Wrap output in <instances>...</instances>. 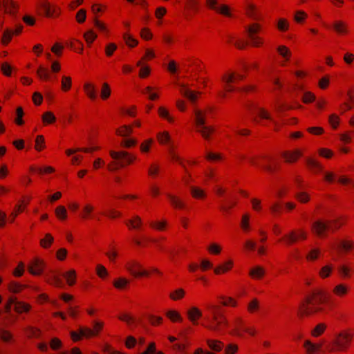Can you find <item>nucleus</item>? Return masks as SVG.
<instances>
[{
    "mask_svg": "<svg viewBox=\"0 0 354 354\" xmlns=\"http://www.w3.org/2000/svg\"><path fill=\"white\" fill-rule=\"evenodd\" d=\"M330 301V295L322 289H314L308 293L299 306V312L302 316H311L326 313L324 307Z\"/></svg>",
    "mask_w": 354,
    "mask_h": 354,
    "instance_id": "obj_1",
    "label": "nucleus"
},
{
    "mask_svg": "<svg viewBox=\"0 0 354 354\" xmlns=\"http://www.w3.org/2000/svg\"><path fill=\"white\" fill-rule=\"evenodd\" d=\"M353 338L351 330L346 329L335 334L333 340L328 345L329 353L346 352L350 348Z\"/></svg>",
    "mask_w": 354,
    "mask_h": 354,
    "instance_id": "obj_2",
    "label": "nucleus"
},
{
    "mask_svg": "<svg viewBox=\"0 0 354 354\" xmlns=\"http://www.w3.org/2000/svg\"><path fill=\"white\" fill-rule=\"evenodd\" d=\"M250 163L255 166H261L263 170L269 174L277 173L281 169L279 162L268 154L254 156L250 159Z\"/></svg>",
    "mask_w": 354,
    "mask_h": 354,
    "instance_id": "obj_3",
    "label": "nucleus"
},
{
    "mask_svg": "<svg viewBox=\"0 0 354 354\" xmlns=\"http://www.w3.org/2000/svg\"><path fill=\"white\" fill-rule=\"evenodd\" d=\"M109 154L113 159V161L109 164L107 167L111 171L118 170L119 168L131 163L136 159L134 156L125 151H115L111 150L109 151Z\"/></svg>",
    "mask_w": 354,
    "mask_h": 354,
    "instance_id": "obj_4",
    "label": "nucleus"
},
{
    "mask_svg": "<svg viewBox=\"0 0 354 354\" xmlns=\"http://www.w3.org/2000/svg\"><path fill=\"white\" fill-rule=\"evenodd\" d=\"M308 238V234L303 228H296L285 234L279 239L278 243H281L286 246H292L299 242L306 241Z\"/></svg>",
    "mask_w": 354,
    "mask_h": 354,
    "instance_id": "obj_5",
    "label": "nucleus"
},
{
    "mask_svg": "<svg viewBox=\"0 0 354 354\" xmlns=\"http://www.w3.org/2000/svg\"><path fill=\"white\" fill-rule=\"evenodd\" d=\"M261 30L262 26L257 22L252 23L245 27L247 36L250 41V45L254 48H260L264 44V39L258 36Z\"/></svg>",
    "mask_w": 354,
    "mask_h": 354,
    "instance_id": "obj_6",
    "label": "nucleus"
},
{
    "mask_svg": "<svg viewBox=\"0 0 354 354\" xmlns=\"http://www.w3.org/2000/svg\"><path fill=\"white\" fill-rule=\"evenodd\" d=\"M194 122L196 131L200 133L205 139H209L214 129L212 127L205 125V113L201 110H194Z\"/></svg>",
    "mask_w": 354,
    "mask_h": 354,
    "instance_id": "obj_7",
    "label": "nucleus"
},
{
    "mask_svg": "<svg viewBox=\"0 0 354 354\" xmlns=\"http://www.w3.org/2000/svg\"><path fill=\"white\" fill-rule=\"evenodd\" d=\"M102 323L95 322H94L93 330L87 327H80L79 331L71 332V335L74 341H78L82 337H90L96 335L102 328Z\"/></svg>",
    "mask_w": 354,
    "mask_h": 354,
    "instance_id": "obj_8",
    "label": "nucleus"
},
{
    "mask_svg": "<svg viewBox=\"0 0 354 354\" xmlns=\"http://www.w3.org/2000/svg\"><path fill=\"white\" fill-rule=\"evenodd\" d=\"M18 9V6L12 0L0 1V28L3 24V14H8L12 17H15Z\"/></svg>",
    "mask_w": 354,
    "mask_h": 354,
    "instance_id": "obj_9",
    "label": "nucleus"
},
{
    "mask_svg": "<svg viewBox=\"0 0 354 354\" xmlns=\"http://www.w3.org/2000/svg\"><path fill=\"white\" fill-rule=\"evenodd\" d=\"M312 233L319 238H325L328 236V232H330L327 221L318 219L314 221L311 226Z\"/></svg>",
    "mask_w": 354,
    "mask_h": 354,
    "instance_id": "obj_10",
    "label": "nucleus"
},
{
    "mask_svg": "<svg viewBox=\"0 0 354 354\" xmlns=\"http://www.w3.org/2000/svg\"><path fill=\"white\" fill-rule=\"evenodd\" d=\"M302 156L303 153L299 149L283 151L281 153V157L283 159V161L288 164L297 162Z\"/></svg>",
    "mask_w": 354,
    "mask_h": 354,
    "instance_id": "obj_11",
    "label": "nucleus"
},
{
    "mask_svg": "<svg viewBox=\"0 0 354 354\" xmlns=\"http://www.w3.org/2000/svg\"><path fill=\"white\" fill-rule=\"evenodd\" d=\"M244 78V75L234 73L230 74L228 76L223 75V82H225V90L228 92L233 91L234 90L233 84L243 80Z\"/></svg>",
    "mask_w": 354,
    "mask_h": 354,
    "instance_id": "obj_12",
    "label": "nucleus"
},
{
    "mask_svg": "<svg viewBox=\"0 0 354 354\" xmlns=\"http://www.w3.org/2000/svg\"><path fill=\"white\" fill-rule=\"evenodd\" d=\"M14 306V310L17 313H22V312H27L29 310L30 306L21 301H19L15 297H10L8 299L7 305H6V309L8 311H10L11 309V306Z\"/></svg>",
    "mask_w": 354,
    "mask_h": 354,
    "instance_id": "obj_13",
    "label": "nucleus"
},
{
    "mask_svg": "<svg viewBox=\"0 0 354 354\" xmlns=\"http://www.w3.org/2000/svg\"><path fill=\"white\" fill-rule=\"evenodd\" d=\"M348 217L346 215H341L335 219L327 220L330 232L334 233L345 225L348 221Z\"/></svg>",
    "mask_w": 354,
    "mask_h": 354,
    "instance_id": "obj_14",
    "label": "nucleus"
},
{
    "mask_svg": "<svg viewBox=\"0 0 354 354\" xmlns=\"http://www.w3.org/2000/svg\"><path fill=\"white\" fill-rule=\"evenodd\" d=\"M126 268L133 276L136 277L147 276L149 274L148 272L145 270L136 271L135 268L141 270L142 266L140 263L136 261L128 263L126 266Z\"/></svg>",
    "mask_w": 354,
    "mask_h": 354,
    "instance_id": "obj_15",
    "label": "nucleus"
},
{
    "mask_svg": "<svg viewBox=\"0 0 354 354\" xmlns=\"http://www.w3.org/2000/svg\"><path fill=\"white\" fill-rule=\"evenodd\" d=\"M44 267V262L35 259L29 264L28 270L33 275H39L42 273Z\"/></svg>",
    "mask_w": 354,
    "mask_h": 354,
    "instance_id": "obj_16",
    "label": "nucleus"
},
{
    "mask_svg": "<svg viewBox=\"0 0 354 354\" xmlns=\"http://www.w3.org/2000/svg\"><path fill=\"white\" fill-rule=\"evenodd\" d=\"M233 328L230 331V334L234 336L241 337L243 335V328L245 326L243 320L241 317L234 319L232 323Z\"/></svg>",
    "mask_w": 354,
    "mask_h": 354,
    "instance_id": "obj_17",
    "label": "nucleus"
},
{
    "mask_svg": "<svg viewBox=\"0 0 354 354\" xmlns=\"http://www.w3.org/2000/svg\"><path fill=\"white\" fill-rule=\"evenodd\" d=\"M306 163L308 169L314 174L321 173L324 169L322 164L313 158H307Z\"/></svg>",
    "mask_w": 354,
    "mask_h": 354,
    "instance_id": "obj_18",
    "label": "nucleus"
},
{
    "mask_svg": "<svg viewBox=\"0 0 354 354\" xmlns=\"http://www.w3.org/2000/svg\"><path fill=\"white\" fill-rule=\"evenodd\" d=\"M324 346V342L320 343H313L310 340H306L304 347L306 349V354H315L319 351Z\"/></svg>",
    "mask_w": 354,
    "mask_h": 354,
    "instance_id": "obj_19",
    "label": "nucleus"
},
{
    "mask_svg": "<svg viewBox=\"0 0 354 354\" xmlns=\"http://www.w3.org/2000/svg\"><path fill=\"white\" fill-rule=\"evenodd\" d=\"M237 200L236 196L226 198L223 202V213L230 214V210L236 206Z\"/></svg>",
    "mask_w": 354,
    "mask_h": 354,
    "instance_id": "obj_20",
    "label": "nucleus"
},
{
    "mask_svg": "<svg viewBox=\"0 0 354 354\" xmlns=\"http://www.w3.org/2000/svg\"><path fill=\"white\" fill-rule=\"evenodd\" d=\"M349 290L350 288L345 283H339L333 288L332 292L335 296L343 298L348 294Z\"/></svg>",
    "mask_w": 354,
    "mask_h": 354,
    "instance_id": "obj_21",
    "label": "nucleus"
},
{
    "mask_svg": "<svg viewBox=\"0 0 354 354\" xmlns=\"http://www.w3.org/2000/svg\"><path fill=\"white\" fill-rule=\"evenodd\" d=\"M245 15L247 17L254 21H259L261 19V14L259 12L257 7L254 4H249L247 6Z\"/></svg>",
    "mask_w": 354,
    "mask_h": 354,
    "instance_id": "obj_22",
    "label": "nucleus"
},
{
    "mask_svg": "<svg viewBox=\"0 0 354 354\" xmlns=\"http://www.w3.org/2000/svg\"><path fill=\"white\" fill-rule=\"evenodd\" d=\"M180 88V93L186 97L192 103H194L197 100L198 95H200L199 92L193 91L187 88L185 85L182 84Z\"/></svg>",
    "mask_w": 354,
    "mask_h": 354,
    "instance_id": "obj_23",
    "label": "nucleus"
},
{
    "mask_svg": "<svg viewBox=\"0 0 354 354\" xmlns=\"http://www.w3.org/2000/svg\"><path fill=\"white\" fill-rule=\"evenodd\" d=\"M333 28L339 35H346L348 32L346 24L342 21H335L333 23Z\"/></svg>",
    "mask_w": 354,
    "mask_h": 354,
    "instance_id": "obj_24",
    "label": "nucleus"
},
{
    "mask_svg": "<svg viewBox=\"0 0 354 354\" xmlns=\"http://www.w3.org/2000/svg\"><path fill=\"white\" fill-rule=\"evenodd\" d=\"M354 248V242L352 241L342 240L337 246L339 252L347 253Z\"/></svg>",
    "mask_w": 354,
    "mask_h": 354,
    "instance_id": "obj_25",
    "label": "nucleus"
},
{
    "mask_svg": "<svg viewBox=\"0 0 354 354\" xmlns=\"http://www.w3.org/2000/svg\"><path fill=\"white\" fill-rule=\"evenodd\" d=\"M38 6L39 9L44 12L45 16L48 17H53L55 12V10L51 7L50 4L48 1L45 0L41 1L39 3Z\"/></svg>",
    "mask_w": 354,
    "mask_h": 354,
    "instance_id": "obj_26",
    "label": "nucleus"
},
{
    "mask_svg": "<svg viewBox=\"0 0 354 354\" xmlns=\"http://www.w3.org/2000/svg\"><path fill=\"white\" fill-rule=\"evenodd\" d=\"M189 319L194 324H197V320L202 316L201 311L196 307H192L187 312Z\"/></svg>",
    "mask_w": 354,
    "mask_h": 354,
    "instance_id": "obj_27",
    "label": "nucleus"
},
{
    "mask_svg": "<svg viewBox=\"0 0 354 354\" xmlns=\"http://www.w3.org/2000/svg\"><path fill=\"white\" fill-rule=\"evenodd\" d=\"M277 52L285 61H290L292 53L288 47L285 45H280L277 48Z\"/></svg>",
    "mask_w": 354,
    "mask_h": 354,
    "instance_id": "obj_28",
    "label": "nucleus"
},
{
    "mask_svg": "<svg viewBox=\"0 0 354 354\" xmlns=\"http://www.w3.org/2000/svg\"><path fill=\"white\" fill-rule=\"evenodd\" d=\"M295 198L299 203L306 204L310 201V195L304 190H299L295 193Z\"/></svg>",
    "mask_w": 354,
    "mask_h": 354,
    "instance_id": "obj_29",
    "label": "nucleus"
},
{
    "mask_svg": "<svg viewBox=\"0 0 354 354\" xmlns=\"http://www.w3.org/2000/svg\"><path fill=\"white\" fill-rule=\"evenodd\" d=\"M265 273V270L262 267L255 266L250 270L249 275L254 279H261L264 277Z\"/></svg>",
    "mask_w": 354,
    "mask_h": 354,
    "instance_id": "obj_30",
    "label": "nucleus"
},
{
    "mask_svg": "<svg viewBox=\"0 0 354 354\" xmlns=\"http://www.w3.org/2000/svg\"><path fill=\"white\" fill-rule=\"evenodd\" d=\"M327 328V325L325 323H319L311 330V335L314 337H319L324 333Z\"/></svg>",
    "mask_w": 354,
    "mask_h": 354,
    "instance_id": "obj_31",
    "label": "nucleus"
},
{
    "mask_svg": "<svg viewBox=\"0 0 354 354\" xmlns=\"http://www.w3.org/2000/svg\"><path fill=\"white\" fill-rule=\"evenodd\" d=\"M289 28H290V24L287 19L279 18L277 20V28L279 31L285 32L289 30Z\"/></svg>",
    "mask_w": 354,
    "mask_h": 354,
    "instance_id": "obj_32",
    "label": "nucleus"
},
{
    "mask_svg": "<svg viewBox=\"0 0 354 354\" xmlns=\"http://www.w3.org/2000/svg\"><path fill=\"white\" fill-rule=\"evenodd\" d=\"M308 18V15L304 10H297L295 12L294 20L296 23L299 24H304L306 19Z\"/></svg>",
    "mask_w": 354,
    "mask_h": 354,
    "instance_id": "obj_33",
    "label": "nucleus"
},
{
    "mask_svg": "<svg viewBox=\"0 0 354 354\" xmlns=\"http://www.w3.org/2000/svg\"><path fill=\"white\" fill-rule=\"evenodd\" d=\"M26 287H27V286L19 283L14 281H11L8 286V290L12 293H18Z\"/></svg>",
    "mask_w": 354,
    "mask_h": 354,
    "instance_id": "obj_34",
    "label": "nucleus"
},
{
    "mask_svg": "<svg viewBox=\"0 0 354 354\" xmlns=\"http://www.w3.org/2000/svg\"><path fill=\"white\" fill-rule=\"evenodd\" d=\"M333 270V267L332 265L324 266L320 269L319 276L322 279H326L330 276Z\"/></svg>",
    "mask_w": 354,
    "mask_h": 354,
    "instance_id": "obj_35",
    "label": "nucleus"
},
{
    "mask_svg": "<svg viewBox=\"0 0 354 354\" xmlns=\"http://www.w3.org/2000/svg\"><path fill=\"white\" fill-rule=\"evenodd\" d=\"M259 308V301L257 298H254L249 302L247 310L249 313L253 314L257 313Z\"/></svg>",
    "mask_w": 354,
    "mask_h": 354,
    "instance_id": "obj_36",
    "label": "nucleus"
},
{
    "mask_svg": "<svg viewBox=\"0 0 354 354\" xmlns=\"http://www.w3.org/2000/svg\"><path fill=\"white\" fill-rule=\"evenodd\" d=\"M337 272L342 279H348L351 277V268L346 265H342L338 267Z\"/></svg>",
    "mask_w": 354,
    "mask_h": 354,
    "instance_id": "obj_37",
    "label": "nucleus"
},
{
    "mask_svg": "<svg viewBox=\"0 0 354 354\" xmlns=\"http://www.w3.org/2000/svg\"><path fill=\"white\" fill-rule=\"evenodd\" d=\"M62 276L66 279L69 286H73L75 283L76 273L74 270H71L67 272L63 273Z\"/></svg>",
    "mask_w": 354,
    "mask_h": 354,
    "instance_id": "obj_38",
    "label": "nucleus"
},
{
    "mask_svg": "<svg viewBox=\"0 0 354 354\" xmlns=\"http://www.w3.org/2000/svg\"><path fill=\"white\" fill-rule=\"evenodd\" d=\"M57 218L61 221L66 220L67 218V211L65 207L59 205L55 210Z\"/></svg>",
    "mask_w": 354,
    "mask_h": 354,
    "instance_id": "obj_39",
    "label": "nucleus"
},
{
    "mask_svg": "<svg viewBox=\"0 0 354 354\" xmlns=\"http://www.w3.org/2000/svg\"><path fill=\"white\" fill-rule=\"evenodd\" d=\"M84 88L86 92V94L91 100H95L97 97L95 86L90 84L86 83L84 86Z\"/></svg>",
    "mask_w": 354,
    "mask_h": 354,
    "instance_id": "obj_40",
    "label": "nucleus"
},
{
    "mask_svg": "<svg viewBox=\"0 0 354 354\" xmlns=\"http://www.w3.org/2000/svg\"><path fill=\"white\" fill-rule=\"evenodd\" d=\"M129 283V281L124 277H120L113 281L114 287L119 290L124 289Z\"/></svg>",
    "mask_w": 354,
    "mask_h": 354,
    "instance_id": "obj_41",
    "label": "nucleus"
},
{
    "mask_svg": "<svg viewBox=\"0 0 354 354\" xmlns=\"http://www.w3.org/2000/svg\"><path fill=\"white\" fill-rule=\"evenodd\" d=\"M218 308L215 306H212L210 311L212 314L213 322L209 324V328L212 330H215L217 328L218 316H217Z\"/></svg>",
    "mask_w": 354,
    "mask_h": 354,
    "instance_id": "obj_42",
    "label": "nucleus"
},
{
    "mask_svg": "<svg viewBox=\"0 0 354 354\" xmlns=\"http://www.w3.org/2000/svg\"><path fill=\"white\" fill-rule=\"evenodd\" d=\"M339 118L336 113H333L328 117V123L333 129H337L339 124Z\"/></svg>",
    "mask_w": 354,
    "mask_h": 354,
    "instance_id": "obj_43",
    "label": "nucleus"
},
{
    "mask_svg": "<svg viewBox=\"0 0 354 354\" xmlns=\"http://www.w3.org/2000/svg\"><path fill=\"white\" fill-rule=\"evenodd\" d=\"M318 154L324 158L330 159L334 156V152L328 148H320L318 149Z\"/></svg>",
    "mask_w": 354,
    "mask_h": 354,
    "instance_id": "obj_44",
    "label": "nucleus"
},
{
    "mask_svg": "<svg viewBox=\"0 0 354 354\" xmlns=\"http://www.w3.org/2000/svg\"><path fill=\"white\" fill-rule=\"evenodd\" d=\"M315 95L310 91H306L304 93L301 101L304 104H310L315 100Z\"/></svg>",
    "mask_w": 354,
    "mask_h": 354,
    "instance_id": "obj_45",
    "label": "nucleus"
},
{
    "mask_svg": "<svg viewBox=\"0 0 354 354\" xmlns=\"http://www.w3.org/2000/svg\"><path fill=\"white\" fill-rule=\"evenodd\" d=\"M294 183L299 191L304 190L306 188V184L301 176H296L294 178Z\"/></svg>",
    "mask_w": 354,
    "mask_h": 354,
    "instance_id": "obj_46",
    "label": "nucleus"
},
{
    "mask_svg": "<svg viewBox=\"0 0 354 354\" xmlns=\"http://www.w3.org/2000/svg\"><path fill=\"white\" fill-rule=\"evenodd\" d=\"M249 221L250 215L248 214H243L241 221V227L244 232H248L250 230Z\"/></svg>",
    "mask_w": 354,
    "mask_h": 354,
    "instance_id": "obj_47",
    "label": "nucleus"
},
{
    "mask_svg": "<svg viewBox=\"0 0 354 354\" xmlns=\"http://www.w3.org/2000/svg\"><path fill=\"white\" fill-rule=\"evenodd\" d=\"M320 254V250L318 248L311 250L306 255V260L313 261L317 260Z\"/></svg>",
    "mask_w": 354,
    "mask_h": 354,
    "instance_id": "obj_48",
    "label": "nucleus"
},
{
    "mask_svg": "<svg viewBox=\"0 0 354 354\" xmlns=\"http://www.w3.org/2000/svg\"><path fill=\"white\" fill-rule=\"evenodd\" d=\"M223 306L234 308L237 306V301L233 297L223 296Z\"/></svg>",
    "mask_w": 354,
    "mask_h": 354,
    "instance_id": "obj_49",
    "label": "nucleus"
},
{
    "mask_svg": "<svg viewBox=\"0 0 354 354\" xmlns=\"http://www.w3.org/2000/svg\"><path fill=\"white\" fill-rule=\"evenodd\" d=\"M42 120L44 123L51 124L56 120V118L52 112L48 111L43 114Z\"/></svg>",
    "mask_w": 354,
    "mask_h": 354,
    "instance_id": "obj_50",
    "label": "nucleus"
},
{
    "mask_svg": "<svg viewBox=\"0 0 354 354\" xmlns=\"http://www.w3.org/2000/svg\"><path fill=\"white\" fill-rule=\"evenodd\" d=\"M270 209L273 216H278L282 212V205L279 203H275L271 205Z\"/></svg>",
    "mask_w": 354,
    "mask_h": 354,
    "instance_id": "obj_51",
    "label": "nucleus"
},
{
    "mask_svg": "<svg viewBox=\"0 0 354 354\" xmlns=\"http://www.w3.org/2000/svg\"><path fill=\"white\" fill-rule=\"evenodd\" d=\"M53 240V237L50 234H46L45 237L40 241L41 245L44 248H47L50 247Z\"/></svg>",
    "mask_w": 354,
    "mask_h": 354,
    "instance_id": "obj_52",
    "label": "nucleus"
},
{
    "mask_svg": "<svg viewBox=\"0 0 354 354\" xmlns=\"http://www.w3.org/2000/svg\"><path fill=\"white\" fill-rule=\"evenodd\" d=\"M142 224V220L138 216H135L133 219H131L127 222V225L131 226L133 228L137 229Z\"/></svg>",
    "mask_w": 354,
    "mask_h": 354,
    "instance_id": "obj_53",
    "label": "nucleus"
},
{
    "mask_svg": "<svg viewBox=\"0 0 354 354\" xmlns=\"http://www.w3.org/2000/svg\"><path fill=\"white\" fill-rule=\"evenodd\" d=\"M116 133L120 136H128L132 133V128L130 126L124 125L121 129H117Z\"/></svg>",
    "mask_w": 354,
    "mask_h": 354,
    "instance_id": "obj_54",
    "label": "nucleus"
},
{
    "mask_svg": "<svg viewBox=\"0 0 354 354\" xmlns=\"http://www.w3.org/2000/svg\"><path fill=\"white\" fill-rule=\"evenodd\" d=\"M158 140L161 144L170 143V136L167 131L159 133L158 134Z\"/></svg>",
    "mask_w": 354,
    "mask_h": 354,
    "instance_id": "obj_55",
    "label": "nucleus"
},
{
    "mask_svg": "<svg viewBox=\"0 0 354 354\" xmlns=\"http://www.w3.org/2000/svg\"><path fill=\"white\" fill-rule=\"evenodd\" d=\"M306 131L313 135L320 136L324 133V129L321 127H310L306 129Z\"/></svg>",
    "mask_w": 354,
    "mask_h": 354,
    "instance_id": "obj_56",
    "label": "nucleus"
},
{
    "mask_svg": "<svg viewBox=\"0 0 354 354\" xmlns=\"http://www.w3.org/2000/svg\"><path fill=\"white\" fill-rule=\"evenodd\" d=\"M330 84V78L328 75H325L319 80L318 86L322 89H326Z\"/></svg>",
    "mask_w": 354,
    "mask_h": 354,
    "instance_id": "obj_57",
    "label": "nucleus"
},
{
    "mask_svg": "<svg viewBox=\"0 0 354 354\" xmlns=\"http://www.w3.org/2000/svg\"><path fill=\"white\" fill-rule=\"evenodd\" d=\"M14 34L13 30L10 29H6L2 35V42L6 45L12 39V35Z\"/></svg>",
    "mask_w": 354,
    "mask_h": 354,
    "instance_id": "obj_58",
    "label": "nucleus"
},
{
    "mask_svg": "<svg viewBox=\"0 0 354 354\" xmlns=\"http://www.w3.org/2000/svg\"><path fill=\"white\" fill-rule=\"evenodd\" d=\"M158 114L160 117L167 119L169 122H174V118L169 115L168 111L164 107H160L158 109Z\"/></svg>",
    "mask_w": 354,
    "mask_h": 354,
    "instance_id": "obj_59",
    "label": "nucleus"
},
{
    "mask_svg": "<svg viewBox=\"0 0 354 354\" xmlns=\"http://www.w3.org/2000/svg\"><path fill=\"white\" fill-rule=\"evenodd\" d=\"M84 37L86 41L91 44L96 39L97 35L92 30H89L84 34Z\"/></svg>",
    "mask_w": 354,
    "mask_h": 354,
    "instance_id": "obj_60",
    "label": "nucleus"
},
{
    "mask_svg": "<svg viewBox=\"0 0 354 354\" xmlns=\"http://www.w3.org/2000/svg\"><path fill=\"white\" fill-rule=\"evenodd\" d=\"M37 74L41 80H48L49 73L48 70L42 66H39L37 71Z\"/></svg>",
    "mask_w": 354,
    "mask_h": 354,
    "instance_id": "obj_61",
    "label": "nucleus"
},
{
    "mask_svg": "<svg viewBox=\"0 0 354 354\" xmlns=\"http://www.w3.org/2000/svg\"><path fill=\"white\" fill-rule=\"evenodd\" d=\"M238 350L239 346L236 344H229L225 348V354H236Z\"/></svg>",
    "mask_w": 354,
    "mask_h": 354,
    "instance_id": "obj_62",
    "label": "nucleus"
},
{
    "mask_svg": "<svg viewBox=\"0 0 354 354\" xmlns=\"http://www.w3.org/2000/svg\"><path fill=\"white\" fill-rule=\"evenodd\" d=\"M259 117L261 119L272 120L270 113L264 108H259L257 113Z\"/></svg>",
    "mask_w": 354,
    "mask_h": 354,
    "instance_id": "obj_63",
    "label": "nucleus"
},
{
    "mask_svg": "<svg viewBox=\"0 0 354 354\" xmlns=\"http://www.w3.org/2000/svg\"><path fill=\"white\" fill-rule=\"evenodd\" d=\"M167 316L173 322H175V321L181 322L182 321V317H181L180 315L178 312L174 311V310H169L167 313Z\"/></svg>",
    "mask_w": 354,
    "mask_h": 354,
    "instance_id": "obj_64",
    "label": "nucleus"
}]
</instances>
